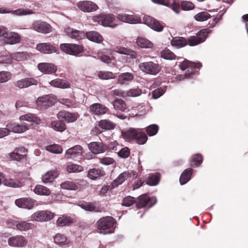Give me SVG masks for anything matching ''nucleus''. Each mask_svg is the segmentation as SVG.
<instances>
[{"label":"nucleus","mask_w":248,"mask_h":248,"mask_svg":"<svg viewBox=\"0 0 248 248\" xmlns=\"http://www.w3.org/2000/svg\"><path fill=\"white\" fill-rule=\"evenodd\" d=\"M134 75L131 73L126 72L120 74L117 78L118 82L120 84H124L132 81Z\"/></svg>","instance_id":"nucleus-34"},{"label":"nucleus","mask_w":248,"mask_h":248,"mask_svg":"<svg viewBox=\"0 0 248 248\" xmlns=\"http://www.w3.org/2000/svg\"><path fill=\"white\" fill-rule=\"evenodd\" d=\"M118 154L120 157L125 158L129 156L130 151L127 147H124L121 149Z\"/></svg>","instance_id":"nucleus-62"},{"label":"nucleus","mask_w":248,"mask_h":248,"mask_svg":"<svg viewBox=\"0 0 248 248\" xmlns=\"http://www.w3.org/2000/svg\"><path fill=\"white\" fill-rule=\"evenodd\" d=\"M13 62V59L12 58V53L9 55L0 56V64H11Z\"/></svg>","instance_id":"nucleus-58"},{"label":"nucleus","mask_w":248,"mask_h":248,"mask_svg":"<svg viewBox=\"0 0 248 248\" xmlns=\"http://www.w3.org/2000/svg\"><path fill=\"white\" fill-rule=\"evenodd\" d=\"M201 66L200 63L191 62L187 60H184L179 65V67L182 70L184 71L187 69V73H189L190 74L194 72L193 69L194 68H199Z\"/></svg>","instance_id":"nucleus-23"},{"label":"nucleus","mask_w":248,"mask_h":248,"mask_svg":"<svg viewBox=\"0 0 248 248\" xmlns=\"http://www.w3.org/2000/svg\"><path fill=\"white\" fill-rule=\"evenodd\" d=\"M52 127L56 131L62 132L66 129V125L62 121H54L51 123Z\"/></svg>","instance_id":"nucleus-47"},{"label":"nucleus","mask_w":248,"mask_h":248,"mask_svg":"<svg viewBox=\"0 0 248 248\" xmlns=\"http://www.w3.org/2000/svg\"><path fill=\"white\" fill-rule=\"evenodd\" d=\"M35 201L31 198H22L17 199L15 204L20 208L31 209L35 204Z\"/></svg>","instance_id":"nucleus-14"},{"label":"nucleus","mask_w":248,"mask_h":248,"mask_svg":"<svg viewBox=\"0 0 248 248\" xmlns=\"http://www.w3.org/2000/svg\"><path fill=\"white\" fill-rule=\"evenodd\" d=\"M61 187L62 189L76 190L78 189V186L77 184L72 181H65L61 184Z\"/></svg>","instance_id":"nucleus-48"},{"label":"nucleus","mask_w":248,"mask_h":248,"mask_svg":"<svg viewBox=\"0 0 248 248\" xmlns=\"http://www.w3.org/2000/svg\"><path fill=\"white\" fill-rule=\"evenodd\" d=\"M88 148L94 154L102 153L106 150L103 143L101 142H92L88 144Z\"/></svg>","instance_id":"nucleus-24"},{"label":"nucleus","mask_w":248,"mask_h":248,"mask_svg":"<svg viewBox=\"0 0 248 248\" xmlns=\"http://www.w3.org/2000/svg\"><path fill=\"white\" fill-rule=\"evenodd\" d=\"M49 83L51 86L54 87L62 89L70 88V83L67 81L62 79L56 78L51 80Z\"/></svg>","instance_id":"nucleus-30"},{"label":"nucleus","mask_w":248,"mask_h":248,"mask_svg":"<svg viewBox=\"0 0 248 248\" xmlns=\"http://www.w3.org/2000/svg\"><path fill=\"white\" fill-rule=\"evenodd\" d=\"M37 84V81L32 78H24L17 80L15 85L19 89L27 88L31 85Z\"/></svg>","instance_id":"nucleus-22"},{"label":"nucleus","mask_w":248,"mask_h":248,"mask_svg":"<svg viewBox=\"0 0 248 248\" xmlns=\"http://www.w3.org/2000/svg\"><path fill=\"white\" fill-rule=\"evenodd\" d=\"M98 126L102 130H110L113 129L115 124L108 120H102L98 122Z\"/></svg>","instance_id":"nucleus-37"},{"label":"nucleus","mask_w":248,"mask_h":248,"mask_svg":"<svg viewBox=\"0 0 248 248\" xmlns=\"http://www.w3.org/2000/svg\"><path fill=\"white\" fill-rule=\"evenodd\" d=\"M0 13H12L16 16H21L31 15L33 14L34 12L31 10L28 9L20 8L14 11H10L9 10H6V9L0 8Z\"/></svg>","instance_id":"nucleus-21"},{"label":"nucleus","mask_w":248,"mask_h":248,"mask_svg":"<svg viewBox=\"0 0 248 248\" xmlns=\"http://www.w3.org/2000/svg\"><path fill=\"white\" fill-rule=\"evenodd\" d=\"M60 48L65 53L72 55H77L83 51V46L76 44H62Z\"/></svg>","instance_id":"nucleus-4"},{"label":"nucleus","mask_w":248,"mask_h":248,"mask_svg":"<svg viewBox=\"0 0 248 248\" xmlns=\"http://www.w3.org/2000/svg\"><path fill=\"white\" fill-rule=\"evenodd\" d=\"M211 17L208 12L203 11L197 14L195 16V19L197 21L202 22L207 20Z\"/></svg>","instance_id":"nucleus-50"},{"label":"nucleus","mask_w":248,"mask_h":248,"mask_svg":"<svg viewBox=\"0 0 248 248\" xmlns=\"http://www.w3.org/2000/svg\"><path fill=\"white\" fill-rule=\"evenodd\" d=\"M55 103L53 97L50 95H46L39 97L36 100V104L38 107L42 108H47L52 106Z\"/></svg>","instance_id":"nucleus-16"},{"label":"nucleus","mask_w":248,"mask_h":248,"mask_svg":"<svg viewBox=\"0 0 248 248\" xmlns=\"http://www.w3.org/2000/svg\"><path fill=\"white\" fill-rule=\"evenodd\" d=\"M115 19V17L112 14H103V22L102 25L105 27H110L112 28H114L117 27V24L111 25Z\"/></svg>","instance_id":"nucleus-32"},{"label":"nucleus","mask_w":248,"mask_h":248,"mask_svg":"<svg viewBox=\"0 0 248 248\" xmlns=\"http://www.w3.org/2000/svg\"><path fill=\"white\" fill-rule=\"evenodd\" d=\"M33 225L26 221H18L16 224V228L21 231H27L31 229Z\"/></svg>","instance_id":"nucleus-46"},{"label":"nucleus","mask_w":248,"mask_h":248,"mask_svg":"<svg viewBox=\"0 0 248 248\" xmlns=\"http://www.w3.org/2000/svg\"><path fill=\"white\" fill-rule=\"evenodd\" d=\"M31 29L44 34L50 33L52 31V27L49 24L41 20L34 21L32 24Z\"/></svg>","instance_id":"nucleus-7"},{"label":"nucleus","mask_w":248,"mask_h":248,"mask_svg":"<svg viewBox=\"0 0 248 248\" xmlns=\"http://www.w3.org/2000/svg\"><path fill=\"white\" fill-rule=\"evenodd\" d=\"M159 180L158 177L156 175H151L148 179L146 184L151 186H154L156 185Z\"/></svg>","instance_id":"nucleus-59"},{"label":"nucleus","mask_w":248,"mask_h":248,"mask_svg":"<svg viewBox=\"0 0 248 248\" xmlns=\"http://www.w3.org/2000/svg\"><path fill=\"white\" fill-rule=\"evenodd\" d=\"M31 124H28L26 123L21 124L9 123L6 125V127L10 130V132L12 131L16 133H21L28 130Z\"/></svg>","instance_id":"nucleus-15"},{"label":"nucleus","mask_w":248,"mask_h":248,"mask_svg":"<svg viewBox=\"0 0 248 248\" xmlns=\"http://www.w3.org/2000/svg\"><path fill=\"white\" fill-rule=\"evenodd\" d=\"M192 169H186L181 174L180 178V182L181 185L185 184L190 179V176L192 173Z\"/></svg>","instance_id":"nucleus-44"},{"label":"nucleus","mask_w":248,"mask_h":248,"mask_svg":"<svg viewBox=\"0 0 248 248\" xmlns=\"http://www.w3.org/2000/svg\"><path fill=\"white\" fill-rule=\"evenodd\" d=\"M156 202L155 197L150 198L147 194H144L140 196L138 198V201L136 206L138 208H143L150 203L149 207H151Z\"/></svg>","instance_id":"nucleus-10"},{"label":"nucleus","mask_w":248,"mask_h":248,"mask_svg":"<svg viewBox=\"0 0 248 248\" xmlns=\"http://www.w3.org/2000/svg\"><path fill=\"white\" fill-rule=\"evenodd\" d=\"M0 41L4 45H13L21 42V36L16 32L7 31L5 28V32L2 34V37L0 39Z\"/></svg>","instance_id":"nucleus-2"},{"label":"nucleus","mask_w":248,"mask_h":248,"mask_svg":"<svg viewBox=\"0 0 248 248\" xmlns=\"http://www.w3.org/2000/svg\"><path fill=\"white\" fill-rule=\"evenodd\" d=\"M182 8L184 10H192L194 7V5L190 1H184L181 4Z\"/></svg>","instance_id":"nucleus-63"},{"label":"nucleus","mask_w":248,"mask_h":248,"mask_svg":"<svg viewBox=\"0 0 248 248\" xmlns=\"http://www.w3.org/2000/svg\"><path fill=\"white\" fill-rule=\"evenodd\" d=\"M78 8L84 12H92L96 11L98 6L94 2L90 0H83L77 4Z\"/></svg>","instance_id":"nucleus-9"},{"label":"nucleus","mask_w":248,"mask_h":248,"mask_svg":"<svg viewBox=\"0 0 248 248\" xmlns=\"http://www.w3.org/2000/svg\"><path fill=\"white\" fill-rule=\"evenodd\" d=\"M128 174L126 171H124L119 174L118 177L113 182V186H117L123 184L128 178Z\"/></svg>","instance_id":"nucleus-45"},{"label":"nucleus","mask_w":248,"mask_h":248,"mask_svg":"<svg viewBox=\"0 0 248 248\" xmlns=\"http://www.w3.org/2000/svg\"><path fill=\"white\" fill-rule=\"evenodd\" d=\"M135 202V199L130 196L125 197L123 201L122 205L129 207L132 205Z\"/></svg>","instance_id":"nucleus-61"},{"label":"nucleus","mask_w":248,"mask_h":248,"mask_svg":"<svg viewBox=\"0 0 248 248\" xmlns=\"http://www.w3.org/2000/svg\"><path fill=\"white\" fill-rule=\"evenodd\" d=\"M139 67L142 72L147 74L155 75L159 71V65L152 62L140 63Z\"/></svg>","instance_id":"nucleus-6"},{"label":"nucleus","mask_w":248,"mask_h":248,"mask_svg":"<svg viewBox=\"0 0 248 248\" xmlns=\"http://www.w3.org/2000/svg\"><path fill=\"white\" fill-rule=\"evenodd\" d=\"M143 21L146 25L157 31H162L164 28L156 19L149 16H144Z\"/></svg>","instance_id":"nucleus-13"},{"label":"nucleus","mask_w":248,"mask_h":248,"mask_svg":"<svg viewBox=\"0 0 248 248\" xmlns=\"http://www.w3.org/2000/svg\"><path fill=\"white\" fill-rule=\"evenodd\" d=\"M113 51L121 54L128 55L132 59L136 58L137 56V54L134 51L121 46L115 47Z\"/></svg>","instance_id":"nucleus-28"},{"label":"nucleus","mask_w":248,"mask_h":248,"mask_svg":"<svg viewBox=\"0 0 248 248\" xmlns=\"http://www.w3.org/2000/svg\"><path fill=\"white\" fill-rule=\"evenodd\" d=\"M58 175V171L56 170H51L46 172L42 177V180L44 183L52 182Z\"/></svg>","instance_id":"nucleus-29"},{"label":"nucleus","mask_w":248,"mask_h":248,"mask_svg":"<svg viewBox=\"0 0 248 248\" xmlns=\"http://www.w3.org/2000/svg\"><path fill=\"white\" fill-rule=\"evenodd\" d=\"M98 76L100 78L105 80L114 78L115 77L112 72L109 71H100L98 73Z\"/></svg>","instance_id":"nucleus-54"},{"label":"nucleus","mask_w":248,"mask_h":248,"mask_svg":"<svg viewBox=\"0 0 248 248\" xmlns=\"http://www.w3.org/2000/svg\"><path fill=\"white\" fill-rule=\"evenodd\" d=\"M161 57L164 59L171 60L175 59V54L168 49L163 50L161 53Z\"/></svg>","instance_id":"nucleus-55"},{"label":"nucleus","mask_w":248,"mask_h":248,"mask_svg":"<svg viewBox=\"0 0 248 248\" xmlns=\"http://www.w3.org/2000/svg\"><path fill=\"white\" fill-rule=\"evenodd\" d=\"M172 46H176L177 47H182L186 45L187 41L183 37H177L174 38L172 41Z\"/></svg>","instance_id":"nucleus-49"},{"label":"nucleus","mask_w":248,"mask_h":248,"mask_svg":"<svg viewBox=\"0 0 248 248\" xmlns=\"http://www.w3.org/2000/svg\"><path fill=\"white\" fill-rule=\"evenodd\" d=\"M114 108L115 109L124 111L126 108V105L124 102L122 100L116 99L113 102Z\"/></svg>","instance_id":"nucleus-52"},{"label":"nucleus","mask_w":248,"mask_h":248,"mask_svg":"<svg viewBox=\"0 0 248 248\" xmlns=\"http://www.w3.org/2000/svg\"><path fill=\"white\" fill-rule=\"evenodd\" d=\"M123 134L125 138L134 140L137 143L140 145L144 144L148 140L147 135L140 129L131 128L123 132Z\"/></svg>","instance_id":"nucleus-1"},{"label":"nucleus","mask_w":248,"mask_h":248,"mask_svg":"<svg viewBox=\"0 0 248 248\" xmlns=\"http://www.w3.org/2000/svg\"><path fill=\"white\" fill-rule=\"evenodd\" d=\"M82 148L79 145H75L68 149L65 154V158H73L82 155Z\"/></svg>","instance_id":"nucleus-19"},{"label":"nucleus","mask_w":248,"mask_h":248,"mask_svg":"<svg viewBox=\"0 0 248 248\" xmlns=\"http://www.w3.org/2000/svg\"><path fill=\"white\" fill-rule=\"evenodd\" d=\"M54 214L48 211H39L34 213L31 217V221L43 222L52 219Z\"/></svg>","instance_id":"nucleus-5"},{"label":"nucleus","mask_w":248,"mask_h":248,"mask_svg":"<svg viewBox=\"0 0 248 248\" xmlns=\"http://www.w3.org/2000/svg\"><path fill=\"white\" fill-rule=\"evenodd\" d=\"M142 93L141 90L139 88L132 89L128 90L126 93V95L130 97H137L140 96Z\"/></svg>","instance_id":"nucleus-57"},{"label":"nucleus","mask_w":248,"mask_h":248,"mask_svg":"<svg viewBox=\"0 0 248 248\" xmlns=\"http://www.w3.org/2000/svg\"><path fill=\"white\" fill-rule=\"evenodd\" d=\"M45 148L47 151L55 154H62L63 151L62 147L57 144L47 145L46 146Z\"/></svg>","instance_id":"nucleus-43"},{"label":"nucleus","mask_w":248,"mask_h":248,"mask_svg":"<svg viewBox=\"0 0 248 248\" xmlns=\"http://www.w3.org/2000/svg\"><path fill=\"white\" fill-rule=\"evenodd\" d=\"M54 243L61 248H67L70 245V241L67 237L61 233L56 234L53 237Z\"/></svg>","instance_id":"nucleus-17"},{"label":"nucleus","mask_w":248,"mask_h":248,"mask_svg":"<svg viewBox=\"0 0 248 248\" xmlns=\"http://www.w3.org/2000/svg\"><path fill=\"white\" fill-rule=\"evenodd\" d=\"M85 36L87 38L93 41L96 43H100L103 41V38L101 35L98 32L94 31H91L85 33Z\"/></svg>","instance_id":"nucleus-38"},{"label":"nucleus","mask_w":248,"mask_h":248,"mask_svg":"<svg viewBox=\"0 0 248 248\" xmlns=\"http://www.w3.org/2000/svg\"><path fill=\"white\" fill-rule=\"evenodd\" d=\"M19 120L20 121H26L30 123L36 124H39L40 123V120L32 114L22 115L20 117Z\"/></svg>","instance_id":"nucleus-40"},{"label":"nucleus","mask_w":248,"mask_h":248,"mask_svg":"<svg viewBox=\"0 0 248 248\" xmlns=\"http://www.w3.org/2000/svg\"><path fill=\"white\" fill-rule=\"evenodd\" d=\"M25 152L26 149L23 147L16 148L13 152L9 154V159L19 161L23 158V154Z\"/></svg>","instance_id":"nucleus-27"},{"label":"nucleus","mask_w":248,"mask_h":248,"mask_svg":"<svg viewBox=\"0 0 248 248\" xmlns=\"http://www.w3.org/2000/svg\"><path fill=\"white\" fill-rule=\"evenodd\" d=\"M11 78V74L8 71H0V83L8 81Z\"/></svg>","instance_id":"nucleus-56"},{"label":"nucleus","mask_w":248,"mask_h":248,"mask_svg":"<svg viewBox=\"0 0 248 248\" xmlns=\"http://www.w3.org/2000/svg\"><path fill=\"white\" fill-rule=\"evenodd\" d=\"M79 206L86 211H93L95 209L94 206L91 202L82 203Z\"/></svg>","instance_id":"nucleus-60"},{"label":"nucleus","mask_w":248,"mask_h":248,"mask_svg":"<svg viewBox=\"0 0 248 248\" xmlns=\"http://www.w3.org/2000/svg\"><path fill=\"white\" fill-rule=\"evenodd\" d=\"M8 243L11 247L23 248L27 245L28 240L23 235H17L10 237L8 239Z\"/></svg>","instance_id":"nucleus-8"},{"label":"nucleus","mask_w":248,"mask_h":248,"mask_svg":"<svg viewBox=\"0 0 248 248\" xmlns=\"http://www.w3.org/2000/svg\"><path fill=\"white\" fill-rule=\"evenodd\" d=\"M67 171L69 173H77L83 170V168L80 165L70 164L66 167Z\"/></svg>","instance_id":"nucleus-51"},{"label":"nucleus","mask_w":248,"mask_h":248,"mask_svg":"<svg viewBox=\"0 0 248 248\" xmlns=\"http://www.w3.org/2000/svg\"><path fill=\"white\" fill-rule=\"evenodd\" d=\"M109 95L112 96L124 97L126 95V93L120 89H115L111 91L109 93Z\"/></svg>","instance_id":"nucleus-64"},{"label":"nucleus","mask_w":248,"mask_h":248,"mask_svg":"<svg viewBox=\"0 0 248 248\" xmlns=\"http://www.w3.org/2000/svg\"><path fill=\"white\" fill-rule=\"evenodd\" d=\"M210 31L209 29H203L200 31L196 36H191L188 39L187 43L190 46L197 45L203 42Z\"/></svg>","instance_id":"nucleus-3"},{"label":"nucleus","mask_w":248,"mask_h":248,"mask_svg":"<svg viewBox=\"0 0 248 248\" xmlns=\"http://www.w3.org/2000/svg\"><path fill=\"white\" fill-rule=\"evenodd\" d=\"M38 69L45 74H51L57 70L56 67L51 63H41L38 65Z\"/></svg>","instance_id":"nucleus-25"},{"label":"nucleus","mask_w":248,"mask_h":248,"mask_svg":"<svg viewBox=\"0 0 248 248\" xmlns=\"http://www.w3.org/2000/svg\"><path fill=\"white\" fill-rule=\"evenodd\" d=\"M59 119L63 118L68 123L75 122L77 120V117L74 114L65 111H61L57 114Z\"/></svg>","instance_id":"nucleus-35"},{"label":"nucleus","mask_w":248,"mask_h":248,"mask_svg":"<svg viewBox=\"0 0 248 248\" xmlns=\"http://www.w3.org/2000/svg\"><path fill=\"white\" fill-rule=\"evenodd\" d=\"M114 219L111 217L101 218L97 222V228L99 230L110 229L114 225Z\"/></svg>","instance_id":"nucleus-11"},{"label":"nucleus","mask_w":248,"mask_h":248,"mask_svg":"<svg viewBox=\"0 0 248 248\" xmlns=\"http://www.w3.org/2000/svg\"><path fill=\"white\" fill-rule=\"evenodd\" d=\"M90 112L95 115H103L108 111V108L99 103H94L90 107Z\"/></svg>","instance_id":"nucleus-26"},{"label":"nucleus","mask_w":248,"mask_h":248,"mask_svg":"<svg viewBox=\"0 0 248 248\" xmlns=\"http://www.w3.org/2000/svg\"><path fill=\"white\" fill-rule=\"evenodd\" d=\"M2 183L5 186L11 187H19L21 186V184L16 179L3 178Z\"/></svg>","instance_id":"nucleus-42"},{"label":"nucleus","mask_w":248,"mask_h":248,"mask_svg":"<svg viewBox=\"0 0 248 248\" xmlns=\"http://www.w3.org/2000/svg\"><path fill=\"white\" fill-rule=\"evenodd\" d=\"M73 222V219L70 217L62 216L58 218L56 224L60 227H64L69 226Z\"/></svg>","instance_id":"nucleus-36"},{"label":"nucleus","mask_w":248,"mask_h":248,"mask_svg":"<svg viewBox=\"0 0 248 248\" xmlns=\"http://www.w3.org/2000/svg\"><path fill=\"white\" fill-rule=\"evenodd\" d=\"M136 43L139 46L142 48H152L153 46V44L151 41L141 37L137 39Z\"/></svg>","instance_id":"nucleus-39"},{"label":"nucleus","mask_w":248,"mask_h":248,"mask_svg":"<svg viewBox=\"0 0 248 248\" xmlns=\"http://www.w3.org/2000/svg\"><path fill=\"white\" fill-rule=\"evenodd\" d=\"M105 175V172L99 169H92L88 171V177L93 180L97 179L98 178L104 176Z\"/></svg>","instance_id":"nucleus-33"},{"label":"nucleus","mask_w":248,"mask_h":248,"mask_svg":"<svg viewBox=\"0 0 248 248\" xmlns=\"http://www.w3.org/2000/svg\"><path fill=\"white\" fill-rule=\"evenodd\" d=\"M64 32L68 37L77 40L82 39L85 37L84 32L70 27L66 28Z\"/></svg>","instance_id":"nucleus-18"},{"label":"nucleus","mask_w":248,"mask_h":248,"mask_svg":"<svg viewBox=\"0 0 248 248\" xmlns=\"http://www.w3.org/2000/svg\"><path fill=\"white\" fill-rule=\"evenodd\" d=\"M35 193L40 195L48 196L51 194V191L46 187L42 185H37L34 188Z\"/></svg>","instance_id":"nucleus-41"},{"label":"nucleus","mask_w":248,"mask_h":248,"mask_svg":"<svg viewBox=\"0 0 248 248\" xmlns=\"http://www.w3.org/2000/svg\"><path fill=\"white\" fill-rule=\"evenodd\" d=\"M36 49L44 54H50L56 51V47L49 43L38 44L36 45Z\"/></svg>","instance_id":"nucleus-20"},{"label":"nucleus","mask_w":248,"mask_h":248,"mask_svg":"<svg viewBox=\"0 0 248 248\" xmlns=\"http://www.w3.org/2000/svg\"><path fill=\"white\" fill-rule=\"evenodd\" d=\"M30 57V54L26 51L16 52L12 53V58L13 60L18 62L28 60Z\"/></svg>","instance_id":"nucleus-31"},{"label":"nucleus","mask_w":248,"mask_h":248,"mask_svg":"<svg viewBox=\"0 0 248 248\" xmlns=\"http://www.w3.org/2000/svg\"><path fill=\"white\" fill-rule=\"evenodd\" d=\"M158 129L159 127L157 125L153 124L148 126L146 127V131L149 136H153L157 134Z\"/></svg>","instance_id":"nucleus-53"},{"label":"nucleus","mask_w":248,"mask_h":248,"mask_svg":"<svg viewBox=\"0 0 248 248\" xmlns=\"http://www.w3.org/2000/svg\"><path fill=\"white\" fill-rule=\"evenodd\" d=\"M117 18L120 21L129 24H138L141 23L140 18L139 16L134 15L121 13L117 15Z\"/></svg>","instance_id":"nucleus-12"}]
</instances>
